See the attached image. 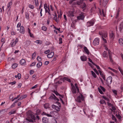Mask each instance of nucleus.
Segmentation results:
<instances>
[{
    "label": "nucleus",
    "instance_id": "nucleus-16",
    "mask_svg": "<svg viewBox=\"0 0 123 123\" xmlns=\"http://www.w3.org/2000/svg\"><path fill=\"white\" fill-rule=\"evenodd\" d=\"M12 5V1L9 2L7 5V8H9L8 11L10 10L11 6Z\"/></svg>",
    "mask_w": 123,
    "mask_h": 123
},
{
    "label": "nucleus",
    "instance_id": "nucleus-57",
    "mask_svg": "<svg viewBox=\"0 0 123 123\" xmlns=\"http://www.w3.org/2000/svg\"><path fill=\"white\" fill-rule=\"evenodd\" d=\"M54 92L55 93L56 95H59V94L58 93L57 91H54Z\"/></svg>",
    "mask_w": 123,
    "mask_h": 123
},
{
    "label": "nucleus",
    "instance_id": "nucleus-43",
    "mask_svg": "<svg viewBox=\"0 0 123 123\" xmlns=\"http://www.w3.org/2000/svg\"><path fill=\"white\" fill-rule=\"evenodd\" d=\"M102 98L105 100L107 101H108L109 100V99L107 97H106L105 96H102Z\"/></svg>",
    "mask_w": 123,
    "mask_h": 123
},
{
    "label": "nucleus",
    "instance_id": "nucleus-60",
    "mask_svg": "<svg viewBox=\"0 0 123 123\" xmlns=\"http://www.w3.org/2000/svg\"><path fill=\"white\" fill-rule=\"evenodd\" d=\"M35 3L36 5L37 6L38 5V0H35Z\"/></svg>",
    "mask_w": 123,
    "mask_h": 123
},
{
    "label": "nucleus",
    "instance_id": "nucleus-21",
    "mask_svg": "<svg viewBox=\"0 0 123 123\" xmlns=\"http://www.w3.org/2000/svg\"><path fill=\"white\" fill-rule=\"evenodd\" d=\"M98 71L99 72L101 75L103 79H104L105 80H106L105 79V76L102 73V72L100 70H98Z\"/></svg>",
    "mask_w": 123,
    "mask_h": 123
},
{
    "label": "nucleus",
    "instance_id": "nucleus-9",
    "mask_svg": "<svg viewBox=\"0 0 123 123\" xmlns=\"http://www.w3.org/2000/svg\"><path fill=\"white\" fill-rule=\"evenodd\" d=\"M95 21L93 20L88 21L87 22V27L92 26L94 24Z\"/></svg>",
    "mask_w": 123,
    "mask_h": 123
},
{
    "label": "nucleus",
    "instance_id": "nucleus-27",
    "mask_svg": "<svg viewBox=\"0 0 123 123\" xmlns=\"http://www.w3.org/2000/svg\"><path fill=\"white\" fill-rule=\"evenodd\" d=\"M103 56L104 57H108V55L106 52L105 51L103 52Z\"/></svg>",
    "mask_w": 123,
    "mask_h": 123
},
{
    "label": "nucleus",
    "instance_id": "nucleus-62",
    "mask_svg": "<svg viewBox=\"0 0 123 123\" xmlns=\"http://www.w3.org/2000/svg\"><path fill=\"white\" fill-rule=\"evenodd\" d=\"M21 74H20L18 73V74L17 76H18V78L19 79H20L21 78Z\"/></svg>",
    "mask_w": 123,
    "mask_h": 123
},
{
    "label": "nucleus",
    "instance_id": "nucleus-35",
    "mask_svg": "<svg viewBox=\"0 0 123 123\" xmlns=\"http://www.w3.org/2000/svg\"><path fill=\"white\" fill-rule=\"evenodd\" d=\"M44 108H49V104L48 103H46L44 105Z\"/></svg>",
    "mask_w": 123,
    "mask_h": 123
},
{
    "label": "nucleus",
    "instance_id": "nucleus-15",
    "mask_svg": "<svg viewBox=\"0 0 123 123\" xmlns=\"http://www.w3.org/2000/svg\"><path fill=\"white\" fill-rule=\"evenodd\" d=\"M108 55L109 58L110 59V61L112 62H113V60L112 58V55L111 52L109 51H108Z\"/></svg>",
    "mask_w": 123,
    "mask_h": 123
},
{
    "label": "nucleus",
    "instance_id": "nucleus-2",
    "mask_svg": "<svg viewBox=\"0 0 123 123\" xmlns=\"http://www.w3.org/2000/svg\"><path fill=\"white\" fill-rule=\"evenodd\" d=\"M76 3L77 5H80V7L83 9V11H85L86 8V5L83 2V0H78Z\"/></svg>",
    "mask_w": 123,
    "mask_h": 123
},
{
    "label": "nucleus",
    "instance_id": "nucleus-58",
    "mask_svg": "<svg viewBox=\"0 0 123 123\" xmlns=\"http://www.w3.org/2000/svg\"><path fill=\"white\" fill-rule=\"evenodd\" d=\"M119 11H118L117 12V15L115 17V18H116L117 19V18L118 16H119Z\"/></svg>",
    "mask_w": 123,
    "mask_h": 123
},
{
    "label": "nucleus",
    "instance_id": "nucleus-24",
    "mask_svg": "<svg viewBox=\"0 0 123 123\" xmlns=\"http://www.w3.org/2000/svg\"><path fill=\"white\" fill-rule=\"evenodd\" d=\"M25 62V60L24 59H22L20 61V63L21 65H23Z\"/></svg>",
    "mask_w": 123,
    "mask_h": 123
},
{
    "label": "nucleus",
    "instance_id": "nucleus-41",
    "mask_svg": "<svg viewBox=\"0 0 123 123\" xmlns=\"http://www.w3.org/2000/svg\"><path fill=\"white\" fill-rule=\"evenodd\" d=\"M36 55V53L35 52H34V53L32 54V58L33 59H34Z\"/></svg>",
    "mask_w": 123,
    "mask_h": 123
},
{
    "label": "nucleus",
    "instance_id": "nucleus-55",
    "mask_svg": "<svg viewBox=\"0 0 123 123\" xmlns=\"http://www.w3.org/2000/svg\"><path fill=\"white\" fill-rule=\"evenodd\" d=\"M37 86H38V85H35L34 86H33L32 87H31V89H33L34 88H36V87H37Z\"/></svg>",
    "mask_w": 123,
    "mask_h": 123
},
{
    "label": "nucleus",
    "instance_id": "nucleus-52",
    "mask_svg": "<svg viewBox=\"0 0 123 123\" xmlns=\"http://www.w3.org/2000/svg\"><path fill=\"white\" fill-rule=\"evenodd\" d=\"M108 68L110 69L112 71H113L114 72H116L117 71L116 70L112 68H111L110 67H108Z\"/></svg>",
    "mask_w": 123,
    "mask_h": 123
},
{
    "label": "nucleus",
    "instance_id": "nucleus-25",
    "mask_svg": "<svg viewBox=\"0 0 123 123\" xmlns=\"http://www.w3.org/2000/svg\"><path fill=\"white\" fill-rule=\"evenodd\" d=\"M109 36L110 38H112L114 37V34L113 32H111L110 33Z\"/></svg>",
    "mask_w": 123,
    "mask_h": 123
},
{
    "label": "nucleus",
    "instance_id": "nucleus-3",
    "mask_svg": "<svg viewBox=\"0 0 123 123\" xmlns=\"http://www.w3.org/2000/svg\"><path fill=\"white\" fill-rule=\"evenodd\" d=\"M55 110L56 111H53L51 112L50 113V114H49L46 113L44 112H43L42 113V115H45L46 116H47L48 117H52L53 116V114L54 113V112H57V111H60V108H55Z\"/></svg>",
    "mask_w": 123,
    "mask_h": 123
},
{
    "label": "nucleus",
    "instance_id": "nucleus-20",
    "mask_svg": "<svg viewBox=\"0 0 123 123\" xmlns=\"http://www.w3.org/2000/svg\"><path fill=\"white\" fill-rule=\"evenodd\" d=\"M119 43L121 45H123V39L122 38H120L118 40Z\"/></svg>",
    "mask_w": 123,
    "mask_h": 123
},
{
    "label": "nucleus",
    "instance_id": "nucleus-33",
    "mask_svg": "<svg viewBox=\"0 0 123 123\" xmlns=\"http://www.w3.org/2000/svg\"><path fill=\"white\" fill-rule=\"evenodd\" d=\"M110 109L111 110V112H113V113L114 114H115V113L116 112L115 110L116 109V108H110Z\"/></svg>",
    "mask_w": 123,
    "mask_h": 123
},
{
    "label": "nucleus",
    "instance_id": "nucleus-26",
    "mask_svg": "<svg viewBox=\"0 0 123 123\" xmlns=\"http://www.w3.org/2000/svg\"><path fill=\"white\" fill-rule=\"evenodd\" d=\"M27 96V95H24L21 96L18 99V100H22L23 98H26Z\"/></svg>",
    "mask_w": 123,
    "mask_h": 123
},
{
    "label": "nucleus",
    "instance_id": "nucleus-10",
    "mask_svg": "<svg viewBox=\"0 0 123 123\" xmlns=\"http://www.w3.org/2000/svg\"><path fill=\"white\" fill-rule=\"evenodd\" d=\"M72 89L71 90L72 91V93L74 94H75L76 92V88L73 85V84L72 85L71 84Z\"/></svg>",
    "mask_w": 123,
    "mask_h": 123
},
{
    "label": "nucleus",
    "instance_id": "nucleus-23",
    "mask_svg": "<svg viewBox=\"0 0 123 123\" xmlns=\"http://www.w3.org/2000/svg\"><path fill=\"white\" fill-rule=\"evenodd\" d=\"M54 99L55 100H56L57 101V102H56V103H57L58 104L59 106V107H61V104L59 102H58L59 100L58 99V98H57L56 97L55 98H54Z\"/></svg>",
    "mask_w": 123,
    "mask_h": 123
},
{
    "label": "nucleus",
    "instance_id": "nucleus-46",
    "mask_svg": "<svg viewBox=\"0 0 123 123\" xmlns=\"http://www.w3.org/2000/svg\"><path fill=\"white\" fill-rule=\"evenodd\" d=\"M42 30L44 31H46L47 30L46 27L45 26H43L42 27Z\"/></svg>",
    "mask_w": 123,
    "mask_h": 123
},
{
    "label": "nucleus",
    "instance_id": "nucleus-19",
    "mask_svg": "<svg viewBox=\"0 0 123 123\" xmlns=\"http://www.w3.org/2000/svg\"><path fill=\"white\" fill-rule=\"evenodd\" d=\"M84 49L86 53L88 55L89 54V51L86 47L85 46L84 48Z\"/></svg>",
    "mask_w": 123,
    "mask_h": 123
},
{
    "label": "nucleus",
    "instance_id": "nucleus-63",
    "mask_svg": "<svg viewBox=\"0 0 123 123\" xmlns=\"http://www.w3.org/2000/svg\"><path fill=\"white\" fill-rule=\"evenodd\" d=\"M102 38L103 40L104 43H107V41L106 39L104 38V37H102Z\"/></svg>",
    "mask_w": 123,
    "mask_h": 123
},
{
    "label": "nucleus",
    "instance_id": "nucleus-56",
    "mask_svg": "<svg viewBox=\"0 0 123 123\" xmlns=\"http://www.w3.org/2000/svg\"><path fill=\"white\" fill-rule=\"evenodd\" d=\"M48 14L50 16H51V14L50 13V11L49 9V7L48 8Z\"/></svg>",
    "mask_w": 123,
    "mask_h": 123
},
{
    "label": "nucleus",
    "instance_id": "nucleus-48",
    "mask_svg": "<svg viewBox=\"0 0 123 123\" xmlns=\"http://www.w3.org/2000/svg\"><path fill=\"white\" fill-rule=\"evenodd\" d=\"M37 60L39 62H41V61L42 60L41 57L40 56H38L37 57Z\"/></svg>",
    "mask_w": 123,
    "mask_h": 123
},
{
    "label": "nucleus",
    "instance_id": "nucleus-36",
    "mask_svg": "<svg viewBox=\"0 0 123 123\" xmlns=\"http://www.w3.org/2000/svg\"><path fill=\"white\" fill-rule=\"evenodd\" d=\"M16 111L13 110H12L9 113L10 115L12 114H13L15 113Z\"/></svg>",
    "mask_w": 123,
    "mask_h": 123
},
{
    "label": "nucleus",
    "instance_id": "nucleus-1",
    "mask_svg": "<svg viewBox=\"0 0 123 123\" xmlns=\"http://www.w3.org/2000/svg\"><path fill=\"white\" fill-rule=\"evenodd\" d=\"M28 118H26L27 120L30 122H33V120L35 121L36 118L33 114V113L30 111H29L27 112Z\"/></svg>",
    "mask_w": 123,
    "mask_h": 123
},
{
    "label": "nucleus",
    "instance_id": "nucleus-14",
    "mask_svg": "<svg viewBox=\"0 0 123 123\" xmlns=\"http://www.w3.org/2000/svg\"><path fill=\"white\" fill-rule=\"evenodd\" d=\"M42 120L44 123H48V119L46 117H43L42 119Z\"/></svg>",
    "mask_w": 123,
    "mask_h": 123
},
{
    "label": "nucleus",
    "instance_id": "nucleus-54",
    "mask_svg": "<svg viewBox=\"0 0 123 123\" xmlns=\"http://www.w3.org/2000/svg\"><path fill=\"white\" fill-rule=\"evenodd\" d=\"M16 83V81H14L13 82H10L9 83V84H11L12 85H13L15 84Z\"/></svg>",
    "mask_w": 123,
    "mask_h": 123
},
{
    "label": "nucleus",
    "instance_id": "nucleus-50",
    "mask_svg": "<svg viewBox=\"0 0 123 123\" xmlns=\"http://www.w3.org/2000/svg\"><path fill=\"white\" fill-rule=\"evenodd\" d=\"M59 44L62 43V38L61 37H59Z\"/></svg>",
    "mask_w": 123,
    "mask_h": 123
},
{
    "label": "nucleus",
    "instance_id": "nucleus-29",
    "mask_svg": "<svg viewBox=\"0 0 123 123\" xmlns=\"http://www.w3.org/2000/svg\"><path fill=\"white\" fill-rule=\"evenodd\" d=\"M18 66V64L16 63L13 64L12 65V67L14 69L16 68Z\"/></svg>",
    "mask_w": 123,
    "mask_h": 123
},
{
    "label": "nucleus",
    "instance_id": "nucleus-31",
    "mask_svg": "<svg viewBox=\"0 0 123 123\" xmlns=\"http://www.w3.org/2000/svg\"><path fill=\"white\" fill-rule=\"evenodd\" d=\"M100 102L101 104H103L104 105H105L106 103L105 101L103 100H101L100 101Z\"/></svg>",
    "mask_w": 123,
    "mask_h": 123
},
{
    "label": "nucleus",
    "instance_id": "nucleus-5",
    "mask_svg": "<svg viewBox=\"0 0 123 123\" xmlns=\"http://www.w3.org/2000/svg\"><path fill=\"white\" fill-rule=\"evenodd\" d=\"M84 100V97L82 94L78 96L76 99L77 101L79 102H81V101H83Z\"/></svg>",
    "mask_w": 123,
    "mask_h": 123
},
{
    "label": "nucleus",
    "instance_id": "nucleus-64",
    "mask_svg": "<svg viewBox=\"0 0 123 123\" xmlns=\"http://www.w3.org/2000/svg\"><path fill=\"white\" fill-rule=\"evenodd\" d=\"M52 122L53 123H57V121L55 119H53L52 120Z\"/></svg>",
    "mask_w": 123,
    "mask_h": 123
},
{
    "label": "nucleus",
    "instance_id": "nucleus-4",
    "mask_svg": "<svg viewBox=\"0 0 123 123\" xmlns=\"http://www.w3.org/2000/svg\"><path fill=\"white\" fill-rule=\"evenodd\" d=\"M99 33L100 35L101 36L102 38L103 37L106 38L107 36V32L106 31H99Z\"/></svg>",
    "mask_w": 123,
    "mask_h": 123
},
{
    "label": "nucleus",
    "instance_id": "nucleus-59",
    "mask_svg": "<svg viewBox=\"0 0 123 123\" xmlns=\"http://www.w3.org/2000/svg\"><path fill=\"white\" fill-rule=\"evenodd\" d=\"M93 70L97 74H99L98 73L96 68H94L93 69Z\"/></svg>",
    "mask_w": 123,
    "mask_h": 123
},
{
    "label": "nucleus",
    "instance_id": "nucleus-17",
    "mask_svg": "<svg viewBox=\"0 0 123 123\" xmlns=\"http://www.w3.org/2000/svg\"><path fill=\"white\" fill-rule=\"evenodd\" d=\"M54 55V53L53 52H51L47 55V57L48 58H52Z\"/></svg>",
    "mask_w": 123,
    "mask_h": 123
},
{
    "label": "nucleus",
    "instance_id": "nucleus-45",
    "mask_svg": "<svg viewBox=\"0 0 123 123\" xmlns=\"http://www.w3.org/2000/svg\"><path fill=\"white\" fill-rule=\"evenodd\" d=\"M54 19L55 20L57 23H58V19L57 18V17L56 15H55L54 16Z\"/></svg>",
    "mask_w": 123,
    "mask_h": 123
},
{
    "label": "nucleus",
    "instance_id": "nucleus-30",
    "mask_svg": "<svg viewBox=\"0 0 123 123\" xmlns=\"http://www.w3.org/2000/svg\"><path fill=\"white\" fill-rule=\"evenodd\" d=\"M36 114L37 115H39L41 114V111L39 109H37V110L36 111Z\"/></svg>",
    "mask_w": 123,
    "mask_h": 123
},
{
    "label": "nucleus",
    "instance_id": "nucleus-37",
    "mask_svg": "<svg viewBox=\"0 0 123 123\" xmlns=\"http://www.w3.org/2000/svg\"><path fill=\"white\" fill-rule=\"evenodd\" d=\"M12 43V47L14 46H15L16 44V43H15V42L14 40H13L12 41V42L11 43Z\"/></svg>",
    "mask_w": 123,
    "mask_h": 123
},
{
    "label": "nucleus",
    "instance_id": "nucleus-32",
    "mask_svg": "<svg viewBox=\"0 0 123 123\" xmlns=\"http://www.w3.org/2000/svg\"><path fill=\"white\" fill-rule=\"evenodd\" d=\"M91 72L92 75L94 77V78H96L97 77V75L95 74L92 71H91Z\"/></svg>",
    "mask_w": 123,
    "mask_h": 123
},
{
    "label": "nucleus",
    "instance_id": "nucleus-39",
    "mask_svg": "<svg viewBox=\"0 0 123 123\" xmlns=\"http://www.w3.org/2000/svg\"><path fill=\"white\" fill-rule=\"evenodd\" d=\"M63 80H66L68 81L69 82H71L70 80V79H68L67 78L64 77L63 78Z\"/></svg>",
    "mask_w": 123,
    "mask_h": 123
},
{
    "label": "nucleus",
    "instance_id": "nucleus-6",
    "mask_svg": "<svg viewBox=\"0 0 123 123\" xmlns=\"http://www.w3.org/2000/svg\"><path fill=\"white\" fill-rule=\"evenodd\" d=\"M98 89L99 92L101 94H104V93L102 92V90L103 92H105L106 90L105 89L101 86H99V87H98Z\"/></svg>",
    "mask_w": 123,
    "mask_h": 123
},
{
    "label": "nucleus",
    "instance_id": "nucleus-12",
    "mask_svg": "<svg viewBox=\"0 0 123 123\" xmlns=\"http://www.w3.org/2000/svg\"><path fill=\"white\" fill-rule=\"evenodd\" d=\"M20 32L22 34H24L25 32L24 27L23 26H21L20 27Z\"/></svg>",
    "mask_w": 123,
    "mask_h": 123
},
{
    "label": "nucleus",
    "instance_id": "nucleus-34",
    "mask_svg": "<svg viewBox=\"0 0 123 123\" xmlns=\"http://www.w3.org/2000/svg\"><path fill=\"white\" fill-rule=\"evenodd\" d=\"M35 42L36 43H37L39 44H41L42 43V42L41 41L39 40H36V41H35Z\"/></svg>",
    "mask_w": 123,
    "mask_h": 123
},
{
    "label": "nucleus",
    "instance_id": "nucleus-8",
    "mask_svg": "<svg viewBox=\"0 0 123 123\" xmlns=\"http://www.w3.org/2000/svg\"><path fill=\"white\" fill-rule=\"evenodd\" d=\"M112 78L111 76H110L107 78L106 80L107 85L111 84L112 82Z\"/></svg>",
    "mask_w": 123,
    "mask_h": 123
},
{
    "label": "nucleus",
    "instance_id": "nucleus-44",
    "mask_svg": "<svg viewBox=\"0 0 123 123\" xmlns=\"http://www.w3.org/2000/svg\"><path fill=\"white\" fill-rule=\"evenodd\" d=\"M1 56L2 59H3L5 57V54L4 53L1 54Z\"/></svg>",
    "mask_w": 123,
    "mask_h": 123
},
{
    "label": "nucleus",
    "instance_id": "nucleus-51",
    "mask_svg": "<svg viewBox=\"0 0 123 123\" xmlns=\"http://www.w3.org/2000/svg\"><path fill=\"white\" fill-rule=\"evenodd\" d=\"M25 17L27 19H28L29 18V15L27 13H25Z\"/></svg>",
    "mask_w": 123,
    "mask_h": 123
},
{
    "label": "nucleus",
    "instance_id": "nucleus-49",
    "mask_svg": "<svg viewBox=\"0 0 123 123\" xmlns=\"http://www.w3.org/2000/svg\"><path fill=\"white\" fill-rule=\"evenodd\" d=\"M29 7L30 8L33 9L34 8V6L33 5L31 4H29Z\"/></svg>",
    "mask_w": 123,
    "mask_h": 123
},
{
    "label": "nucleus",
    "instance_id": "nucleus-28",
    "mask_svg": "<svg viewBox=\"0 0 123 123\" xmlns=\"http://www.w3.org/2000/svg\"><path fill=\"white\" fill-rule=\"evenodd\" d=\"M42 63L41 62H39L37 64V68H39L42 65Z\"/></svg>",
    "mask_w": 123,
    "mask_h": 123
},
{
    "label": "nucleus",
    "instance_id": "nucleus-42",
    "mask_svg": "<svg viewBox=\"0 0 123 123\" xmlns=\"http://www.w3.org/2000/svg\"><path fill=\"white\" fill-rule=\"evenodd\" d=\"M7 110L6 109H3L2 110H1L0 111V113H2H2H4L6 111H7Z\"/></svg>",
    "mask_w": 123,
    "mask_h": 123
},
{
    "label": "nucleus",
    "instance_id": "nucleus-61",
    "mask_svg": "<svg viewBox=\"0 0 123 123\" xmlns=\"http://www.w3.org/2000/svg\"><path fill=\"white\" fill-rule=\"evenodd\" d=\"M36 64V62H32L30 65V67H31L33 66L34 65H35Z\"/></svg>",
    "mask_w": 123,
    "mask_h": 123
},
{
    "label": "nucleus",
    "instance_id": "nucleus-7",
    "mask_svg": "<svg viewBox=\"0 0 123 123\" xmlns=\"http://www.w3.org/2000/svg\"><path fill=\"white\" fill-rule=\"evenodd\" d=\"M99 43V39L98 38H96L93 40V44L94 46L98 45Z\"/></svg>",
    "mask_w": 123,
    "mask_h": 123
},
{
    "label": "nucleus",
    "instance_id": "nucleus-13",
    "mask_svg": "<svg viewBox=\"0 0 123 123\" xmlns=\"http://www.w3.org/2000/svg\"><path fill=\"white\" fill-rule=\"evenodd\" d=\"M80 58L81 60L82 61H86L87 59L86 56L84 55L81 56Z\"/></svg>",
    "mask_w": 123,
    "mask_h": 123
},
{
    "label": "nucleus",
    "instance_id": "nucleus-11",
    "mask_svg": "<svg viewBox=\"0 0 123 123\" xmlns=\"http://www.w3.org/2000/svg\"><path fill=\"white\" fill-rule=\"evenodd\" d=\"M85 16L84 15L82 14H80L79 16L77 17V18L78 20H83Z\"/></svg>",
    "mask_w": 123,
    "mask_h": 123
},
{
    "label": "nucleus",
    "instance_id": "nucleus-18",
    "mask_svg": "<svg viewBox=\"0 0 123 123\" xmlns=\"http://www.w3.org/2000/svg\"><path fill=\"white\" fill-rule=\"evenodd\" d=\"M68 15V16L70 17H73L74 16L73 12L71 11L69 12Z\"/></svg>",
    "mask_w": 123,
    "mask_h": 123
},
{
    "label": "nucleus",
    "instance_id": "nucleus-53",
    "mask_svg": "<svg viewBox=\"0 0 123 123\" xmlns=\"http://www.w3.org/2000/svg\"><path fill=\"white\" fill-rule=\"evenodd\" d=\"M107 104L109 106V107L111 106V108H114V107L112 105L111 103L108 102Z\"/></svg>",
    "mask_w": 123,
    "mask_h": 123
},
{
    "label": "nucleus",
    "instance_id": "nucleus-47",
    "mask_svg": "<svg viewBox=\"0 0 123 123\" xmlns=\"http://www.w3.org/2000/svg\"><path fill=\"white\" fill-rule=\"evenodd\" d=\"M116 116L119 119H120L122 118L121 117L120 115L119 114L117 115V114H116Z\"/></svg>",
    "mask_w": 123,
    "mask_h": 123
},
{
    "label": "nucleus",
    "instance_id": "nucleus-22",
    "mask_svg": "<svg viewBox=\"0 0 123 123\" xmlns=\"http://www.w3.org/2000/svg\"><path fill=\"white\" fill-rule=\"evenodd\" d=\"M120 31H121L123 28V22H122L119 26Z\"/></svg>",
    "mask_w": 123,
    "mask_h": 123
},
{
    "label": "nucleus",
    "instance_id": "nucleus-38",
    "mask_svg": "<svg viewBox=\"0 0 123 123\" xmlns=\"http://www.w3.org/2000/svg\"><path fill=\"white\" fill-rule=\"evenodd\" d=\"M112 118L113 120H114L116 122L117 121V119L115 117L112 115Z\"/></svg>",
    "mask_w": 123,
    "mask_h": 123
},
{
    "label": "nucleus",
    "instance_id": "nucleus-40",
    "mask_svg": "<svg viewBox=\"0 0 123 123\" xmlns=\"http://www.w3.org/2000/svg\"><path fill=\"white\" fill-rule=\"evenodd\" d=\"M77 84L76 83L75 84V86L76 87V89H77V93H79V89L78 87L77 86Z\"/></svg>",
    "mask_w": 123,
    "mask_h": 123
}]
</instances>
